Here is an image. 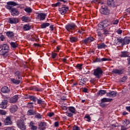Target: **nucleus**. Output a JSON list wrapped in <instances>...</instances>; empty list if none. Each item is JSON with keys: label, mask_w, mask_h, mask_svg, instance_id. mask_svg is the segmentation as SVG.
Returning a JSON list of instances; mask_svg holds the SVG:
<instances>
[{"label": "nucleus", "mask_w": 130, "mask_h": 130, "mask_svg": "<svg viewBox=\"0 0 130 130\" xmlns=\"http://www.w3.org/2000/svg\"><path fill=\"white\" fill-rule=\"evenodd\" d=\"M7 6H6V9H7V10H10L12 16L19 15V14H20L19 11H18L15 8H12V7H16V6L18 5V3L13 1H10L7 2Z\"/></svg>", "instance_id": "1"}, {"label": "nucleus", "mask_w": 130, "mask_h": 130, "mask_svg": "<svg viewBox=\"0 0 130 130\" xmlns=\"http://www.w3.org/2000/svg\"><path fill=\"white\" fill-rule=\"evenodd\" d=\"M100 4L103 5L100 10L101 14H103V15H109V14H110V10L108 9V8H107L106 5H104V3L100 2Z\"/></svg>", "instance_id": "2"}, {"label": "nucleus", "mask_w": 130, "mask_h": 130, "mask_svg": "<svg viewBox=\"0 0 130 130\" xmlns=\"http://www.w3.org/2000/svg\"><path fill=\"white\" fill-rule=\"evenodd\" d=\"M2 49L0 50V54L4 56L6 53H8V52H9L10 48L7 44L2 45Z\"/></svg>", "instance_id": "3"}, {"label": "nucleus", "mask_w": 130, "mask_h": 130, "mask_svg": "<svg viewBox=\"0 0 130 130\" xmlns=\"http://www.w3.org/2000/svg\"><path fill=\"white\" fill-rule=\"evenodd\" d=\"M102 74H103V71L101 68L98 67L96 69L94 70L93 75L96 76V78H98V79H100V78H101Z\"/></svg>", "instance_id": "4"}, {"label": "nucleus", "mask_w": 130, "mask_h": 130, "mask_svg": "<svg viewBox=\"0 0 130 130\" xmlns=\"http://www.w3.org/2000/svg\"><path fill=\"white\" fill-rule=\"evenodd\" d=\"M17 125H18V127L21 130H25L26 129V125L24 123V120L20 119L18 120L17 121Z\"/></svg>", "instance_id": "5"}, {"label": "nucleus", "mask_w": 130, "mask_h": 130, "mask_svg": "<svg viewBox=\"0 0 130 130\" xmlns=\"http://www.w3.org/2000/svg\"><path fill=\"white\" fill-rule=\"evenodd\" d=\"M69 11V7H66L64 6L63 7L59 9V13L61 15H66L67 12Z\"/></svg>", "instance_id": "6"}, {"label": "nucleus", "mask_w": 130, "mask_h": 130, "mask_svg": "<svg viewBox=\"0 0 130 130\" xmlns=\"http://www.w3.org/2000/svg\"><path fill=\"white\" fill-rule=\"evenodd\" d=\"M76 27H77L76 24L74 23H72L71 24L66 25L65 28L67 31H70V30H74Z\"/></svg>", "instance_id": "7"}, {"label": "nucleus", "mask_w": 130, "mask_h": 130, "mask_svg": "<svg viewBox=\"0 0 130 130\" xmlns=\"http://www.w3.org/2000/svg\"><path fill=\"white\" fill-rule=\"evenodd\" d=\"M108 26V24L105 23L104 22H100L98 25V30H103V29L106 28Z\"/></svg>", "instance_id": "8"}, {"label": "nucleus", "mask_w": 130, "mask_h": 130, "mask_svg": "<svg viewBox=\"0 0 130 130\" xmlns=\"http://www.w3.org/2000/svg\"><path fill=\"white\" fill-rule=\"evenodd\" d=\"M117 94V92L115 91H111L107 93V97H109L110 98H114V97H116Z\"/></svg>", "instance_id": "9"}, {"label": "nucleus", "mask_w": 130, "mask_h": 130, "mask_svg": "<svg viewBox=\"0 0 130 130\" xmlns=\"http://www.w3.org/2000/svg\"><path fill=\"white\" fill-rule=\"evenodd\" d=\"M112 73L113 74H115V75H122L123 74L124 71L123 69H113Z\"/></svg>", "instance_id": "10"}, {"label": "nucleus", "mask_w": 130, "mask_h": 130, "mask_svg": "<svg viewBox=\"0 0 130 130\" xmlns=\"http://www.w3.org/2000/svg\"><path fill=\"white\" fill-rule=\"evenodd\" d=\"M45 18H46V14L42 13H39L38 14L37 19L38 20H40V21H43V20H45Z\"/></svg>", "instance_id": "11"}, {"label": "nucleus", "mask_w": 130, "mask_h": 130, "mask_svg": "<svg viewBox=\"0 0 130 130\" xmlns=\"http://www.w3.org/2000/svg\"><path fill=\"white\" fill-rule=\"evenodd\" d=\"M8 23L10 24H16V23H19V19L17 18H9Z\"/></svg>", "instance_id": "12"}, {"label": "nucleus", "mask_w": 130, "mask_h": 130, "mask_svg": "<svg viewBox=\"0 0 130 130\" xmlns=\"http://www.w3.org/2000/svg\"><path fill=\"white\" fill-rule=\"evenodd\" d=\"M18 99H19V95H15L10 99L9 102L10 103H16L18 101Z\"/></svg>", "instance_id": "13"}, {"label": "nucleus", "mask_w": 130, "mask_h": 130, "mask_svg": "<svg viewBox=\"0 0 130 130\" xmlns=\"http://www.w3.org/2000/svg\"><path fill=\"white\" fill-rule=\"evenodd\" d=\"M4 124L5 125H11L12 124V120H11L10 116L6 118L4 120Z\"/></svg>", "instance_id": "14"}, {"label": "nucleus", "mask_w": 130, "mask_h": 130, "mask_svg": "<svg viewBox=\"0 0 130 130\" xmlns=\"http://www.w3.org/2000/svg\"><path fill=\"white\" fill-rule=\"evenodd\" d=\"M130 42V37H125L123 39H122V44H129Z\"/></svg>", "instance_id": "15"}, {"label": "nucleus", "mask_w": 130, "mask_h": 130, "mask_svg": "<svg viewBox=\"0 0 130 130\" xmlns=\"http://www.w3.org/2000/svg\"><path fill=\"white\" fill-rule=\"evenodd\" d=\"M18 111V106L17 105H13L11 107L10 109V111L11 113H15L16 111Z\"/></svg>", "instance_id": "16"}, {"label": "nucleus", "mask_w": 130, "mask_h": 130, "mask_svg": "<svg viewBox=\"0 0 130 130\" xmlns=\"http://www.w3.org/2000/svg\"><path fill=\"white\" fill-rule=\"evenodd\" d=\"M7 105H8V101L4 100L0 104V107L1 108L5 109V108H7Z\"/></svg>", "instance_id": "17"}, {"label": "nucleus", "mask_w": 130, "mask_h": 130, "mask_svg": "<svg viewBox=\"0 0 130 130\" xmlns=\"http://www.w3.org/2000/svg\"><path fill=\"white\" fill-rule=\"evenodd\" d=\"M10 88L8 86H4L1 88V92L2 93H10Z\"/></svg>", "instance_id": "18"}, {"label": "nucleus", "mask_w": 130, "mask_h": 130, "mask_svg": "<svg viewBox=\"0 0 130 130\" xmlns=\"http://www.w3.org/2000/svg\"><path fill=\"white\" fill-rule=\"evenodd\" d=\"M46 122H41L39 124V128L41 130H44L46 128Z\"/></svg>", "instance_id": "19"}, {"label": "nucleus", "mask_w": 130, "mask_h": 130, "mask_svg": "<svg viewBox=\"0 0 130 130\" xmlns=\"http://www.w3.org/2000/svg\"><path fill=\"white\" fill-rule=\"evenodd\" d=\"M11 82L13 84H15V85H19L20 83H21V80L19 79H15V78H11L10 79Z\"/></svg>", "instance_id": "20"}, {"label": "nucleus", "mask_w": 130, "mask_h": 130, "mask_svg": "<svg viewBox=\"0 0 130 130\" xmlns=\"http://www.w3.org/2000/svg\"><path fill=\"white\" fill-rule=\"evenodd\" d=\"M94 38L90 37L84 40L83 42L84 43H88L89 42H92V41H94Z\"/></svg>", "instance_id": "21"}, {"label": "nucleus", "mask_w": 130, "mask_h": 130, "mask_svg": "<svg viewBox=\"0 0 130 130\" xmlns=\"http://www.w3.org/2000/svg\"><path fill=\"white\" fill-rule=\"evenodd\" d=\"M107 5L109 7H114L115 6L114 0H107Z\"/></svg>", "instance_id": "22"}, {"label": "nucleus", "mask_w": 130, "mask_h": 130, "mask_svg": "<svg viewBox=\"0 0 130 130\" xmlns=\"http://www.w3.org/2000/svg\"><path fill=\"white\" fill-rule=\"evenodd\" d=\"M68 2L65 0H58V2L55 4V7H58V6L61 5V4H67Z\"/></svg>", "instance_id": "23"}, {"label": "nucleus", "mask_w": 130, "mask_h": 130, "mask_svg": "<svg viewBox=\"0 0 130 130\" xmlns=\"http://www.w3.org/2000/svg\"><path fill=\"white\" fill-rule=\"evenodd\" d=\"M30 29H31V25L29 24H25L23 26V30H24V31H29Z\"/></svg>", "instance_id": "24"}, {"label": "nucleus", "mask_w": 130, "mask_h": 130, "mask_svg": "<svg viewBox=\"0 0 130 130\" xmlns=\"http://www.w3.org/2000/svg\"><path fill=\"white\" fill-rule=\"evenodd\" d=\"M14 76L16 77V79H18V80H20V79H21V72H20V71H16L14 73Z\"/></svg>", "instance_id": "25"}, {"label": "nucleus", "mask_w": 130, "mask_h": 130, "mask_svg": "<svg viewBox=\"0 0 130 130\" xmlns=\"http://www.w3.org/2000/svg\"><path fill=\"white\" fill-rule=\"evenodd\" d=\"M106 47H107V46L104 43L98 45V49H102V48H106Z\"/></svg>", "instance_id": "26"}, {"label": "nucleus", "mask_w": 130, "mask_h": 130, "mask_svg": "<svg viewBox=\"0 0 130 130\" xmlns=\"http://www.w3.org/2000/svg\"><path fill=\"white\" fill-rule=\"evenodd\" d=\"M114 43L116 44H120V43H122V39H118V38H116L114 40Z\"/></svg>", "instance_id": "27"}, {"label": "nucleus", "mask_w": 130, "mask_h": 130, "mask_svg": "<svg viewBox=\"0 0 130 130\" xmlns=\"http://www.w3.org/2000/svg\"><path fill=\"white\" fill-rule=\"evenodd\" d=\"M111 101H112V99L104 98L101 100V102H103L104 103L106 102H111Z\"/></svg>", "instance_id": "28"}, {"label": "nucleus", "mask_w": 130, "mask_h": 130, "mask_svg": "<svg viewBox=\"0 0 130 130\" xmlns=\"http://www.w3.org/2000/svg\"><path fill=\"white\" fill-rule=\"evenodd\" d=\"M70 41H71L72 43L74 42H77L78 41V37H71L70 38Z\"/></svg>", "instance_id": "29"}, {"label": "nucleus", "mask_w": 130, "mask_h": 130, "mask_svg": "<svg viewBox=\"0 0 130 130\" xmlns=\"http://www.w3.org/2000/svg\"><path fill=\"white\" fill-rule=\"evenodd\" d=\"M6 35L8 37L12 38V37H13L14 36V32L13 31H9L6 32Z\"/></svg>", "instance_id": "30"}, {"label": "nucleus", "mask_w": 130, "mask_h": 130, "mask_svg": "<svg viewBox=\"0 0 130 130\" xmlns=\"http://www.w3.org/2000/svg\"><path fill=\"white\" fill-rule=\"evenodd\" d=\"M104 94H107L106 90H101L98 92V95L99 96H102V95H104Z\"/></svg>", "instance_id": "31"}, {"label": "nucleus", "mask_w": 130, "mask_h": 130, "mask_svg": "<svg viewBox=\"0 0 130 130\" xmlns=\"http://www.w3.org/2000/svg\"><path fill=\"white\" fill-rule=\"evenodd\" d=\"M68 109L69 111L72 113H73V114L76 113V108H75V107H70Z\"/></svg>", "instance_id": "32"}, {"label": "nucleus", "mask_w": 130, "mask_h": 130, "mask_svg": "<svg viewBox=\"0 0 130 130\" xmlns=\"http://www.w3.org/2000/svg\"><path fill=\"white\" fill-rule=\"evenodd\" d=\"M32 89L34 90L35 91H37L38 92H42V91H43V89L40 88H38V87H37L36 86L32 87Z\"/></svg>", "instance_id": "33"}, {"label": "nucleus", "mask_w": 130, "mask_h": 130, "mask_svg": "<svg viewBox=\"0 0 130 130\" xmlns=\"http://www.w3.org/2000/svg\"><path fill=\"white\" fill-rule=\"evenodd\" d=\"M48 26H49V23L44 22L41 25V27L42 29H44L46 27H48Z\"/></svg>", "instance_id": "34"}, {"label": "nucleus", "mask_w": 130, "mask_h": 130, "mask_svg": "<svg viewBox=\"0 0 130 130\" xmlns=\"http://www.w3.org/2000/svg\"><path fill=\"white\" fill-rule=\"evenodd\" d=\"M10 45L12 48H17V47H18V44L16 42H11Z\"/></svg>", "instance_id": "35"}, {"label": "nucleus", "mask_w": 130, "mask_h": 130, "mask_svg": "<svg viewBox=\"0 0 130 130\" xmlns=\"http://www.w3.org/2000/svg\"><path fill=\"white\" fill-rule=\"evenodd\" d=\"M119 22V20L118 19H114L113 21H111V25H117Z\"/></svg>", "instance_id": "36"}, {"label": "nucleus", "mask_w": 130, "mask_h": 130, "mask_svg": "<svg viewBox=\"0 0 130 130\" xmlns=\"http://www.w3.org/2000/svg\"><path fill=\"white\" fill-rule=\"evenodd\" d=\"M24 11L25 12H26V13H28V14L30 13H32V9H31V8L30 7H26L24 9Z\"/></svg>", "instance_id": "37"}, {"label": "nucleus", "mask_w": 130, "mask_h": 130, "mask_svg": "<svg viewBox=\"0 0 130 130\" xmlns=\"http://www.w3.org/2000/svg\"><path fill=\"white\" fill-rule=\"evenodd\" d=\"M127 55V52H122L121 54V57H128Z\"/></svg>", "instance_id": "38"}, {"label": "nucleus", "mask_w": 130, "mask_h": 130, "mask_svg": "<svg viewBox=\"0 0 130 130\" xmlns=\"http://www.w3.org/2000/svg\"><path fill=\"white\" fill-rule=\"evenodd\" d=\"M34 114H36V112L32 111V110H29L27 111V115H34Z\"/></svg>", "instance_id": "39"}, {"label": "nucleus", "mask_w": 130, "mask_h": 130, "mask_svg": "<svg viewBox=\"0 0 130 130\" xmlns=\"http://www.w3.org/2000/svg\"><path fill=\"white\" fill-rule=\"evenodd\" d=\"M35 117V118H38V119H41L42 118V115L39 114V113H36Z\"/></svg>", "instance_id": "40"}, {"label": "nucleus", "mask_w": 130, "mask_h": 130, "mask_svg": "<svg viewBox=\"0 0 130 130\" xmlns=\"http://www.w3.org/2000/svg\"><path fill=\"white\" fill-rule=\"evenodd\" d=\"M29 99H30V100L34 101V102H36V101H37L38 100L37 98L32 95L29 96Z\"/></svg>", "instance_id": "41"}, {"label": "nucleus", "mask_w": 130, "mask_h": 130, "mask_svg": "<svg viewBox=\"0 0 130 130\" xmlns=\"http://www.w3.org/2000/svg\"><path fill=\"white\" fill-rule=\"evenodd\" d=\"M103 33L104 35H107V34H109V31L107 29H105L103 30Z\"/></svg>", "instance_id": "42"}, {"label": "nucleus", "mask_w": 130, "mask_h": 130, "mask_svg": "<svg viewBox=\"0 0 130 130\" xmlns=\"http://www.w3.org/2000/svg\"><path fill=\"white\" fill-rule=\"evenodd\" d=\"M38 104H44V101H42V100H37Z\"/></svg>", "instance_id": "43"}, {"label": "nucleus", "mask_w": 130, "mask_h": 130, "mask_svg": "<svg viewBox=\"0 0 130 130\" xmlns=\"http://www.w3.org/2000/svg\"><path fill=\"white\" fill-rule=\"evenodd\" d=\"M84 118H87V120H86V121H88V122H90L91 121V117L89 115H86Z\"/></svg>", "instance_id": "44"}, {"label": "nucleus", "mask_w": 130, "mask_h": 130, "mask_svg": "<svg viewBox=\"0 0 130 130\" xmlns=\"http://www.w3.org/2000/svg\"><path fill=\"white\" fill-rule=\"evenodd\" d=\"M98 36L99 37H103V36H104V34H103V32H102L101 31H98Z\"/></svg>", "instance_id": "45"}, {"label": "nucleus", "mask_w": 130, "mask_h": 130, "mask_svg": "<svg viewBox=\"0 0 130 130\" xmlns=\"http://www.w3.org/2000/svg\"><path fill=\"white\" fill-rule=\"evenodd\" d=\"M0 40L1 41H4L5 40V36L4 35L2 34V33L0 32Z\"/></svg>", "instance_id": "46"}, {"label": "nucleus", "mask_w": 130, "mask_h": 130, "mask_svg": "<svg viewBox=\"0 0 130 130\" xmlns=\"http://www.w3.org/2000/svg\"><path fill=\"white\" fill-rule=\"evenodd\" d=\"M0 114L2 115H6V114H7V112L3 110H0Z\"/></svg>", "instance_id": "47"}, {"label": "nucleus", "mask_w": 130, "mask_h": 130, "mask_svg": "<svg viewBox=\"0 0 130 130\" xmlns=\"http://www.w3.org/2000/svg\"><path fill=\"white\" fill-rule=\"evenodd\" d=\"M111 60L110 58H102V61H109Z\"/></svg>", "instance_id": "48"}, {"label": "nucleus", "mask_w": 130, "mask_h": 130, "mask_svg": "<svg viewBox=\"0 0 130 130\" xmlns=\"http://www.w3.org/2000/svg\"><path fill=\"white\" fill-rule=\"evenodd\" d=\"M127 79V76H124V77L121 79L120 82H125V81H126Z\"/></svg>", "instance_id": "49"}, {"label": "nucleus", "mask_w": 130, "mask_h": 130, "mask_svg": "<svg viewBox=\"0 0 130 130\" xmlns=\"http://www.w3.org/2000/svg\"><path fill=\"white\" fill-rule=\"evenodd\" d=\"M17 6H18L17 8H19V9H24L25 8V6L23 4H18Z\"/></svg>", "instance_id": "50"}, {"label": "nucleus", "mask_w": 130, "mask_h": 130, "mask_svg": "<svg viewBox=\"0 0 130 130\" xmlns=\"http://www.w3.org/2000/svg\"><path fill=\"white\" fill-rule=\"evenodd\" d=\"M80 83H81L83 85H85V84H86V79L85 78L81 79L80 80Z\"/></svg>", "instance_id": "51"}, {"label": "nucleus", "mask_w": 130, "mask_h": 130, "mask_svg": "<svg viewBox=\"0 0 130 130\" xmlns=\"http://www.w3.org/2000/svg\"><path fill=\"white\" fill-rule=\"evenodd\" d=\"M82 66H83V64H77V68H78V69L80 70V71H81V70H82Z\"/></svg>", "instance_id": "52"}, {"label": "nucleus", "mask_w": 130, "mask_h": 130, "mask_svg": "<svg viewBox=\"0 0 130 130\" xmlns=\"http://www.w3.org/2000/svg\"><path fill=\"white\" fill-rule=\"evenodd\" d=\"M22 21H23L24 22H27V20H28V17H26L25 16H23L21 18Z\"/></svg>", "instance_id": "53"}, {"label": "nucleus", "mask_w": 130, "mask_h": 130, "mask_svg": "<svg viewBox=\"0 0 130 130\" xmlns=\"http://www.w3.org/2000/svg\"><path fill=\"white\" fill-rule=\"evenodd\" d=\"M54 115V113L51 112V113H48V116L49 117H51Z\"/></svg>", "instance_id": "54"}, {"label": "nucleus", "mask_w": 130, "mask_h": 130, "mask_svg": "<svg viewBox=\"0 0 130 130\" xmlns=\"http://www.w3.org/2000/svg\"><path fill=\"white\" fill-rule=\"evenodd\" d=\"M73 130H80V127L78 126H76L75 125L73 128Z\"/></svg>", "instance_id": "55"}, {"label": "nucleus", "mask_w": 130, "mask_h": 130, "mask_svg": "<svg viewBox=\"0 0 130 130\" xmlns=\"http://www.w3.org/2000/svg\"><path fill=\"white\" fill-rule=\"evenodd\" d=\"M56 55H57V54H56L55 53H53L52 54V58H55V57H56Z\"/></svg>", "instance_id": "56"}, {"label": "nucleus", "mask_w": 130, "mask_h": 130, "mask_svg": "<svg viewBox=\"0 0 130 130\" xmlns=\"http://www.w3.org/2000/svg\"><path fill=\"white\" fill-rule=\"evenodd\" d=\"M117 33L118 34H121V33H122V30L120 29H118L117 31H116Z\"/></svg>", "instance_id": "57"}, {"label": "nucleus", "mask_w": 130, "mask_h": 130, "mask_svg": "<svg viewBox=\"0 0 130 130\" xmlns=\"http://www.w3.org/2000/svg\"><path fill=\"white\" fill-rule=\"evenodd\" d=\"M95 61L97 62H101V61H102V58H96Z\"/></svg>", "instance_id": "58"}, {"label": "nucleus", "mask_w": 130, "mask_h": 130, "mask_svg": "<svg viewBox=\"0 0 130 130\" xmlns=\"http://www.w3.org/2000/svg\"><path fill=\"white\" fill-rule=\"evenodd\" d=\"M54 125H55V127H57L59 125V123H58V121H56L54 123Z\"/></svg>", "instance_id": "59"}, {"label": "nucleus", "mask_w": 130, "mask_h": 130, "mask_svg": "<svg viewBox=\"0 0 130 130\" xmlns=\"http://www.w3.org/2000/svg\"><path fill=\"white\" fill-rule=\"evenodd\" d=\"M5 130H15V129L13 127H8Z\"/></svg>", "instance_id": "60"}, {"label": "nucleus", "mask_w": 130, "mask_h": 130, "mask_svg": "<svg viewBox=\"0 0 130 130\" xmlns=\"http://www.w3.org/2000/svg\"><path fill=\"white\" fill-rule=\"evenodd\" d=\"M31 129L32 130H36L37 129V126H32L31 127Z\"/></svg>", "instance_id": "61"}, {"label": "nucleus", "mask_w": 130, "mask_h": 130, "mask_svg": "<svg viewBox=\"0 0 130 130\" xmlns=\"http://www.w3.org/2000/svg\"><path fill=\"white\" fill-rule=\"evenodd\" d=\"M68 116H69V117H72V116H73L74 113H68Z\"/></svg>", "instance_id": "62"}, {"label": "nucleus", "mask_w": 130, "mask_h": 130, "mask_svg": "<svg viewBox=\"0 0 130 130\" xmlns=\"http://www.w3.org/2000/svg\"><path fill=\"white\" fill-rule=\"evenodd\" d=\"M121 130H126V128H125V127H124V126H121Z\"/></svg>", "instance_id": "63"}, {"label": "nucleus", "mask_w": 130, "mask_h": 130, "mask_svg": "<svg viewBox=\"0 0 130 130\" xmlns=\"http://www.w3.org/2000/svg\"><path fill=\"white\" fill-rule=\"evenodd\" d=\"M126 109L127 110V111H129L130 112V106L126 107Z\"/></svg>", "instance_id": "64"}]
</instances>
